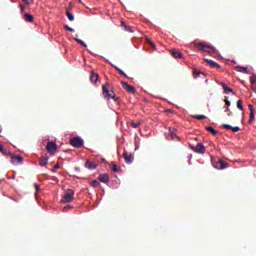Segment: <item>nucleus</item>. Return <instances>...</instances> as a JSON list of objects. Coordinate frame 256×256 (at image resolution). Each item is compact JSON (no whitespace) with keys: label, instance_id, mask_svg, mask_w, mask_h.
<instances>
[{"label":"nucleus","instance_id":"f257e3e1","mask_svg":"<svg viewBox=\"0 0 256 256\" xmlns=\"http://www.w3.org/2000/svg\"><path fill=\"white\" fill-rule=\"evenodd\" d=\"M101 92L103 93V98L108 100H114V102H119V98L115 96L113 90H109V84H105L101 87Z\"/></svg>","mask_w":256,"mask_h":256},{"label":"nucleus","instance_id":"f03ea898","mask_svg":"<svg viewBox=\"0 0 256 256\" xmlns=\"http://www.w3.org/2000/svg\"><path fill=\"white\" fill-rule=\"evenodd\" d=\"M194 47H196L198 51L208 53V54H212L215 52V49L212 45L205 44L204 42L196 43L194 44Z\"/></svg>","mask_w":256,"mask_h":256},{"label":"nucleus","instance_id":"7ed1b4c3","mask_svg":"<svg viewBox=\"0 0 256 256\" xmlns=\"http://www.w3.org/2000/svg\"><path fill=\"white\" fill-rule=\"evenodd\" d=\"M74 192L71 189L65 190L63 197L61 199V203H71L73 201Z\"/></svg>","mask_w":256,"mask_h":256},{"label":"nucleus","instance_id":"20e7f679","mask_svg":"<svg viewBox=\"0 0 256 256\" xmlns=\"http://www.w3.org/2000/svg\"><path fill=\"white\" fill-rule=\"evenodd\" d=\"M45 151H47L51 156L55 155V152L57 151V145L55 142H48L45 146Z\"/></svg>","mask_w":256,"mask_h":256},{"label":"nucleus","instance_id":"39448f33","mask_svg":"<svg viewBox=\"0 0 256 256\" xmlns=\"http://www.w3.org/2000/svg\"><path fill=\"white\" fill-rule=\"evenodd\" d=\"M69 144L75 148H81L83 146V140L79 137H73L69 140Z\"/></svg>","mask_w":256,"mask_h":256},{"label":"nucleus","instance_id":"423d86ee","mask_svg":"<svg viewBox=\"0 0 256 256\" xmlns=\"http://www.w3.org/2000/svg\"><path fill=\"white\" fill-rule=\"evenodd\" d=\"M190 149L198 154H204L206 152V148L201 143H198L196 146L190 144Z\"/></svg>","mask_w":256,"mask_h":256},{"label":"nucleus","instance_id":"0eeeda50","mask_svg":"<svg viewBox=\"0 0 256 256\" xmlns=\"http://www.w3.org/2000/svg\"><path fill=\"white\" fill-rule=\"evenodd\" d=\"M122 88H124V90H126V92L130 94H136V88H134V86L132 85L127 84V82L122 81Z\"/></svg>","mask_w":256,"mask_h":256},{"label":"nucleus","instance_id":"6e6552de","mask_svg":"<svg viewBox=\"0 0 256 256\" xmlns=\"http://www.w3.org/2000/svg\"><path fill=\"white\" fill-rule=\"evenodd\" d=\"M8 156L11 157V164H14V165L23 164V158H21V156H15V155H8Z\"/></svg>","mask_w":256,"mask_h":256},{"label":"nucleus","instance_id":"1a4fd4ad","mask_svg":"<svg viewBox=\"0 0 256 256\" xmlns=\"http://www.w3.org/2000/svg\"><path fill=\"white\" fill-rule=\"evenodd\" d=\"M215 168L218 170H224L228 168V163L222 161V159H218V161L216 162Z\"/></svg>","mask_w":256,"mask_h":256},{"label":"nucleus","instance_id":"9d476101","mask_svg":"<svg viewBox=\"0 0 256 256\" xmlns=\"http://www.w3.org/2000/svg\"><path fill=\"white\" fill-rule=\"evenodd\" d=\"M122 157H124V161H126V164H132L134 162V155L132 154L124 152V154H122Z\"/></svg>","mask_w":256,"mask_h":256},{"label":"nucleus","instance_id":"9b49d317","mask_svg":"<svg viewBox=\"0 0 256 256\" xmlns=\"http://www.w3.org/2000/svg\"><path fill=\"white\" fill-rule=\"evenodd\" d=\"M97 180L103 184L109 183V176L107 174H99Z\"/></svg>","mask_w":256,"mask_h":256},{"label":"nucleus","instance_id":"f8f14e48","mask_svg":"<svg viewBox=\"0 0 256 256\" xmlns=\"http://www.w3.org/2000/svg\"><path fill=\"white\" fill-rule=\"evenodd\" d=\"M236 72L242 73V74H250V71L248 70V67L244 66H236L235 67Z\"/></svg>","mask_w":256,"mask_h":256},{"label":"nucleus","instance_id":"ddd939ff","mask_svg":"<svg viewBox=\"0 0 256 256\" xmlns=\"http://www.w3.org/2000/svg\"><path fill=\"white\" fill-rule=\"evenodd\" d=\"M170 54H172V56L176 59H182V56H183L182 52H180L176 49L170 50Z\"/></svg>","mask_w":256,"mask_h":256},{"label":"nucleus","instance_id":"4468645a","mask_svg":"<svg viewBox=\"0 0 256 256\" xmlns=\"http://www.w3.org/2000/svg\"><path fill=\"white\" fill-rule=\"evenodd\" d=\"M222 128L226 129V130H231L232 132L236 133L238 131H240V127L236 126V127H232L228 124H222Z\"/></svg>","mask_w":256,"mask_h":256},{"label":"nucleus","instance_id":"2eb2a0df","mask_svg":"<svg viewBox=\"0 0 256 256\" xmlns=\"http://www.w3.org/2000/svg\"><path fill=\"white\" fill-rule=\"evenodd\" d=\"M48 160H49V157L41 156V158H39V166H41V167L47 166V161Z\"/></svg>","mask_w":256,"mask_h":256},{"label":"nucleus","instance_id":"dca6fc26","mask_svg":"<svg viewBox=\"0 0 256 256\" xmlns=\"http://www.w3.org/2000/svg\"><path fill=\"white\" fill-rule=\"evenodd\" d=\"M204 61H206V63H208V66L210 67L220 69V65L213 60L204 59Z\"/></svg>","mask_w":256,"mask_h":256},{"label":"nucleus","instance_id":"f3484780","mask_svg":"<svg viewBox=\"0 0 256 256\" xmlns=\"http://www.w3.org/2000/svg\"><path fill=\"white\" fill-rule=\"evenodd\" d=\"M248 109H250V120H248V123L251 124L254 122V106L248 105Z\"/></svg>","mask_w":256,"mask_h":256},{"label":"nucleus","instance_id":"a211bd4d","mask_svg":"<svg viewBox=\"0 0 256 256\" xmlns=\"http://www.w3.org/2000/svg\"><path fill=\"white\" fill-rule=\"evenodd\" d=\"M220 86L224 89V93H232V88L228 87L224 82H220Z\"/></svg>","mask_w":256,"mask_h":256},{"label":"nucleus","instance_id":"6ab92c4d","mask_svg":"<svg viewBox=\"0 0 256 256\" xmlns=\"http://www.w3.org/2000/svg\"><path fill=\"white\" fill-rule=\"evenodd\" d=\"M23 20H25V22L31 23L33 22V15L25 13L23 15Z\"/></svg>","mask_w":256,"mask_h":256},{"label":"nucleus","instance_id":"aec40b11","mask_svg":"<svg viewBox=\"0 0 256 256\" xmlns=\"http://www.w3.org/2000/svg\"><path fill=\"white\" fill-rule=\"evenodd\" d=\"M96 167L95 164H93L92 162L90 161H85V168L89 169V170H94Z\"/></svg>","mask_w":256,"mask_h":256},{"label":"nucleus","instance_id":"412c9836","mask_svg":"<svg viewBox=\"0 0 256 256\" xmlns=\"http://www.w3.org/2000/svg\"><path fill=\"white\" fill-rule=\"evenodd\" d=\"M206 131L210 132L212 135L216 136L218 134V131L215 130L213 127L211 126H206Z\"/></svg>","mask_w":256,"mask_h":256},{"label":"nucleus","instance_id":"4be33fe9","mask_svg":"<svg viewBox=\"0 0 256 256\" xmlns=\"http://www.w3.org/2000/svg\"><path fill=\"white\" fill-rule=\"evenodd\" d=\"M97 73H91V76H89V80L93 83V84H95V83H97Z\"/></svg>","mask_w":256,"mask_h":256},{"label":"nucleus","instance_id":"5701e85b","mask_svg":"<svg viewBox=\"0 0 256 256\" xmlns=\"http://www.w3.org/2000/svg\"><path fill=\"white\" fill-rule=\"evenodd\" d=\"M140 125H142V121L130 122V126H132V128H134V129H138V127H140Z\"/></svg>","mask_w":256,"mask_h":256},{"label":"nucleus","instance_id":"b1692460","mask_svg":"<svg viewBox=\"0 0 256 256\" xmlns=\"http://www.w3.org/2000/svg\"><path fill=\"white\" fill-rule=\"evenodd\" d=\"M169 131H170V135L172 137V140H174L176 138V132H177L176 128L170 127Z\"/></svg>","mask_w":256,"mask_h":256},{"label":"nucleus","instance_id":"393cba45","mask_svg":"<svg viewBox=\"0 0 256 256\" xmlns=\"http://www.w3.org/2000/svg\"><path fill=\"white\" fill-rule=\"evenodd\" d=\"M112 172L119 173V172H121V168H119V166L115 165V163H112Z\"/></svg>","mask_w":256,"mask_h":256},{"label":"nucleus","instance_id":"a878e982","mask_svg":"<svg viewBox=\"0 0 256 256\" xmlns=\"http://www.w3.org/2000/svg\"><path fill=\"white\" fill-rule=\"evenodd\" d=\"M192 118L202 121V120L206 119V116L205 115H194V116H192Z\"/></svg>","mask_w":256,"mask_h":256},{"label":"nucleus","instance_id":"bb28decb","mask_svg":"<svg viewBox=\"0 0 256 256\" xmlns=\"http://www.w3.org/2000/svg\"><path fill=\"white\" fill-rule=\"evenodd\" d=\"M112 67H114V69H116V71L120 72V75L127 78V74H125V72H123V70L119 69V67L114 66L113 64H112Z\"/></svg>","mask_w":256,"mask_h":256},{"label":"nucleus","instance_id":"cd10ccee","mask_svg":"<svg viewBox=\"0 0 256 256\" xmlns=\"http://www.w3.org/2000/svg\"><path fill=\"white\" fill-rule=\"evenodd\" d=\"M65 16H67V20L73 22V15L69 11L65 12Z\"/></svg>","mask_w":256,"mask_h":256},{"label":"nucleus","instance_id":"c85d7f7f","mask_svg":"<svg viewBox=\"0 0 256 256\" xmlns=\"http://www.w3.org/2000/svg\"><path fill=\"white\" fill-rule=\"evenodd\" d=\"M75 42H77V43H79V45H81V46H83V47H87V44H85V42H83L82 40H80V39H77V38H75V39H73Z\"/></svg>","mask_w":256,"mask_h":256},{"label":"nucleus","instance_id":"c756f323","mask_svg":"<svg viewBox=\"0 0 256 256\" xmlns=\"http://www.w3.org/2000/svg\"><path fill=\"white\" fill-rule=\"evenodd\" d=\"M236 107H237L238 109H240V111L243 110V107H242V100H238V101L236 102Z\"/></svg>","mask_w":256,"mask_h":256},{"label":"nucleus","instance_id":"7c9ffc66","mask_svg":"<svg viewBox=\"0 0 256 256\" xmlns=\"http://www.w3.org/2000/svg\"><path fill=\"white\" fill-rule=\"evenodd\" d=\"M91 187L98 188L99 187V182H97V180L91 181Z\"/></svg>","mask_w":256,"mask_h":256},{"label":"nucleus","instance_id":"2f4dec72","mask_svg":"<svg viewBox=\"0 0 256 256\" xmlns=\"http://www.w3.org/2000/svg\"><path fill=\"white\" fill-rule=\"evenodd\" d=\"M250 84L252 85L256 84V75H253L252 77H250Z\"/></svg>","mask_w":256,"mask_h":256},{"label":"nucleus","instance_id":"473e14b6","mask_svg":"<svg viewBox=\"0 0 256 256\" xmlns=\"http://www.w3.org/2000/svg\"><path fill=\"white\" fill-rule=\"evenodd\" d=\"M25 5H33V0H21Z\"/></svg>","mask_w":256,"mask_h":256},{"label":"nucleus","instance_id":"72a5a7b5","mask_svg":"<svg viewBox=\"0 0 256 256\" xmlns=\"http://www.w3.org/2000/svg\"><path fill=\"white\" fill-rule=\"evenodd\" d=\"M64 28H65V30H67V31H69V32H71V33L75 32V30H73L72 28H70V27L67 26V25H65Z\"/></svg>","mask_w":256,"mask_h":256},{"label":"nucleus","instance_id":"f704fd0d","mask_svg":"<svg viewBox=\"0 0 256 256\" xmlns=\"http://www.w3.org/2000/svg\"><path fill=\"white\" fill-rule=\"evenodd\" d=\"M122 28H124V31L132 32V31H131L132 28H130L129 26H128V27H122Z\"/></svg>","mask_w":256,"mask_h":256},{"label":"nucleus","instance_id":"c9c22d12","mask_svg":"<svg viewBox=\"0 0 256 256\" xmlns=\"http://www.w3.org/2000/svg\"><path fill=\"white\" fill-rule=\"evenodd\" d=\"M33 186L35 187V192L38 193L39 192V186L37 184H33Z\"/></svg>","mask_w":256,"mask_h":256},{"label":"nucleus","instance_id":"e433bc0d","mask_svg":"<svg viewBox=\"0 0 256 256\" xmlns=\"http://www.w3.org/2000/svg\"><path fill=\"white\" fill-rule=\"evenodd\" d=\"M224 103L226 104V106L230 107V101L224 100Z\"/></svg>","mask_w":256,"mask_h":256},{"label":"nucleus","instance_id":"4c0bfd02","mask_svg":"<svg viewBox=\"0 0 256 256\" xmlns=\"http://www.w3.org/2000/svg\"><path fill=\"white\" fill-rule=\"evenodd\" d=\"M120 26H122V28L129 27V26L125 25V22H123V21H122V23H120Z\"/></svg>","mask_w":256,"mask_h":256},{"label":"nucleus","instance_id":"58836bf2","mask_svg":"<svg viewBox=\"0 0 256 256\" xmlns=\"http://www.w3.org/2000/svg\"><path fill=\"white\" fill-rule=\"evenodd\" d=\"M150 43V45H152V48H156V45L153 43V42H149Z\"/></svg>","mask_w":256,"mask_h":256},{"label":"nucleus","instance_id":"ea45409f","mask_svg":"<svg viewBox=\"0 0 256 256\" xmlns=\"http://www.w3.org/2000/svg\"><path fill=\"white\" fill-rule=\"evenodd\" d=\"M53 169H59V165L55 164V166H53Z\"/></svg>","mask_w":256,"mask_h":256},{"label":"nucleus","instance_id":"a19ab883","mask_svg":"<svg viewBox=\"0 0 256 256\" xmlns=\"http://www.w3.org/2000/svg\"><path fill=\"white\" fill-rule=\"evenodd\" d=\"M20 8H21V12L25 10V7L23 5H21Z\"/></svg>","mask_w":256,"mask_h":256},{"label":"nucleus","instance_id":"79ce46f5","mask_svg":"<svg viewBox=\"0 0 256 256\" xmlns=\"http://www.w3.org/2000/svg\"><path fill=\"white\" fill-rule=\"evenodd\" d=\"M77 1H79V3H81V0H77Z\"/></svg>","mask_w":256,"mask_h":256}]
</instances>
